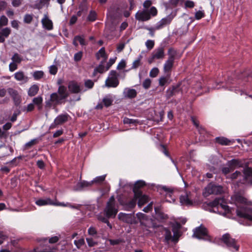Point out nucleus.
I'll list each match as a JSON object with an SVG mask.
<instances>
[{"label":"nucleus","mask_w":252,"mask_h":252,"mask_svg":"<svg viewBox=\"0 0 252 252\" xmlns=\"http://www.w3.org/2000/svg\"><path fill=\"white\" fill-rule=\"evenodd\" d=\"M232 200L237 207V215L248 220L252 224V201H248L246 198L239 194H236L232 197Z\"/></svg>","instance_id":"nucleus-1"},{"label":"nucleus","mask_w":252,"mask_h":252,"mask_svg":"<svg viewBox=\"0 0 252 252\" xmlns=\"http://www.w3.org/2000/svg\"><path fill=\"white\" fill-rule=\"evenodd\" d=\"M208 206L211 208L210 212L218 213L224 217L230 218L233 209H230L226 204L223 198H216L214 200L209 202Z\"/></svg>","instance_id":"nucleus-2"},{"label":"nucleus","mask_w":252,"mask_h":252,"mask_svg":"<svg viewBox=\"0 0 252 252\" xmlns=\"http://www.w3.org/2000/svg\"><path fill=\"white\" fill-rule=\"evenodd\" d=\"M59 240V237L58 236L52 237L49 240L47 238H43L40 241L39 246L32 250L28 251L24 248H20L18 252H53L55 249L52 248L49 244H54Z\"/></svg>","instance_id":"nucleus-3"},{"label":"nucleus","mask_w":252,"mask_h":252,"mask_svg":"<svg viewBox=\"0 0 252 252\" xmlns=\"http://www.w3.org/2000/svg\"><path fill=\"white\" fill-rule=\"evenodd\" d=\"M243 171L242 174L241 172L236 171L233 174L227 175L226 178L232 180L238 179L241 184L252 185V168L246 166Z\"/></svg>","instance_id":"nucleus-4"},{"label":"nucleus","mask_w":252,"mask_h":252,"mask_svg":"<svg viewBox=\"0 0 252 252\" xmlns=\"http://www.w3.org/2000/svg\"><path fill=\"white\" fill-rule=\"evenodd\" d=\"M68 96V92L66 87L61 85L59 87L58 93H52L50 95V98L47 104L50 103L55 105L60 103L63 99H65Z\"/></svg>","instance_id":"nucleus-5"},{"label":"nucleus","mask_w":252,"mask_h":252,"mask_svg":"<svg viewBox=\"0 0 252 252\" xmlns=\"http://www.w3.org/2000/svg\"><path fill=\"white\" fill-rule=\"evenodd\" d=\"M222 192V188L220 186H217L213 183H210L204 189L203 192L205 197H207L212 194H218Z\"/></svg>","instance_id":"nucleus-6"},{"label":"nucleus","mask_w":252,"mask_h":252,"mask_svg":"<svg viewBox=\"0 0 252 252\" xmlns=\"http://www.w3.org/2000/svg\"><path fill=\"white\" fill-rule=\"evenodd\" d=\"M222 241L232 251H237L239 249V246L237 245L235 240L231 238L229 234H224L221 238Z\"/></svg>","instance_id":"nucleus-7"},{"label":"nucleus","mask_w":252,"mask_h":252,"mask_svg":"<svg viewBox=\"0 0 252 252\" xmlns=\"http://www.w3.org/2000/svg\"><path fill=\"white\" fill-rule=\"evenodd\" d=\"M177 55L176 51L172 48H170L168 51V59L164 64V71H169L173 65L175 57Z\"/></svg>","instance_id":"nucleus-8"},{"label":"nucleus","mask_w":252,"mask_h":252,"mask_svg":"<svg viewBox=\"0 0 252 252\" xmlns=\"http://www.w3.org/2000/svg\"><path fill=\"white\" fill-rule=\"evenodd\" d=\"M176 15L177 12L176 11H174L166 17L161 19L156 24V29L160 30L165 26L170 24Z\"/></svg>","instance_id":"nucleus-9"},{"label":"nucleus","mask_w":252,"mask_h":252,"mask_svg":"<svg viewBox=\"0 0 252 252\" xmlns=\"http://www.w3.org/2000/svg\"><path fill=\"white\" fill-rule=\"evenodd\" d=\"M164 231L165 240L166 242L168 243L170 241L175 243L177 242L178 238L180 236V231L178 229H173V235H172L171 232L167 228H165Z\"/></svg>","instance_id":"nucleus-10"},{"label":"nucleus","mask_w":252,"mask_h":252,"mask_svg":"<svg viewBox=\"0 0 252 252\" xmlns=\"http://www.w3.org/2000/svg\"><path fill=\"white\" fill-rule=\"evenodd\" d=\"M119 83L117 72L115 70H111L105 81V86L107 87L115 88L119 85Z\"/></svg>","instance_id":"nucleus-11"},{"label":"nucleus","mask_w":252,"mask_h":252,"mask_svg":"<svg viewBox=\"0 0 252 252\" xmlns=\"http://www.w3.org/2000/svg\"><path fill=\"white\" fill-rule=\"evenodd\" d=\"M193 236L199 239L209 240L207 229L202 225L196 227L194 231Z\"/></svg>","instance_id":"nucleus-12"},{"label":"nucleus","mask_w":252,"mask_h":252,"mask_svg":"<svg viewBox=\"0 0 252 252\" xmlns=\"http://www.w3.org/2000/svg\"><path fill=\"white\" fill-rule=\"evenodd\" d=\"M69 115L67 114H61L57 117L54 120V122L51 124L50 128H55L58 125H61L68 121Z\"/></svg>","instance_id":"nucleus-13"},{"label":"nucleus","mask_w":252,"mask_h":252,"mask_svg":"<svg viewBox=\"0 0 252 252\" xmlns=\"http://www.w3.org/2000/svg\"><path fill=\"white\" fill-rule=\"evenodd\" d=\"M164 56V49L163 47H159L156 49L152 53V56L148 59L149 63H152L156 59H161Z\"/></svg>","instance_id":"nucleus-14"},{"label":"nucleus","mask_w":252,"mask_h":252,"mask_svg":"<svg viewBox=\"0 0 252 252\" xmlns=\"http://www.w3.org/2000/svg\"><path fill=\"white\" fill-rule=\"evenodd\" d=\"M104 212L107 218H114L118 212L117 207L116 205H107Z\"/></svg>","instance_id":"nucleus-15"},{"label":"nucleus","mask_w":252,"mask_h":252,"mask_svg":"<svg viewBox=\"0 0 252 252\" xmlns=\"http://www.w3.org/2000/svg\"><path fill=\"white\" fill-rule=\"evenodd\" d=\"M229 167H225L222 168V172L227 175L230 173L234 168L240 166V162L237 159H232L228 162Z\"/></svg>","instance_id":"nucleus-16"},{"label":"nucleus","mask_w":252,"mask_h":252,"mask_svg":"<svg viewBox=\"0 0 252 252\" xmlns=\"http://www.w3.org/2000/svg\"><path fill=\"white\" fill-rule=\"evenodd\" d=\"M151 17L147 9L138 11L135 14V18L138 21H146L151 19Z\"/></svg>","instance_id":"nucleus-17"},{"label":"nucleus","mask_w":252,"mask_h":252,"mask_svg":"<svg viewBox=\"0 0 252 252\" xmlns=\"http://www.w3.org/2000/svg\"><path fill=\"white\" fill-rule=\"evenodd\" d=\"M118 218L120 220L129 223L136 222L134 220V217L132 214L120 213L118 215Z\"/></svg>","instance_id":"nucleus-18"},{"label":"nucleus","mask_w":252,"mask_h":252,"mask_svg":"<svg viewBox=\"0 0 252 252\" xmlns=\"http://www.w3.org/2000/svg\"><path fill=\"white\" fill-rule=\"evenodd\" d=\"M135 197H137V199H138V205L139 207H141L149 201L148 196L142 194V192L140 191L135 192Z\"/></svg>","instance_id":"nucleus-19"},{"label":"nucleus","mask_w":252,"mask_h":252,"mask_svg":"<svg viewBox=\"0 0 252 252\" xmlns=\"http://www.w3.org/2000/svg\"><path fill=\"white\" fill-rule=\"evenodd\" d=\"M14 78L22 83H26L29 81V77L22 71H18L14 74Z\"/></svg>","instance_id":"nucleus-20"},{"label":"nucleus","mask_w":252,"mask_h":252,"mask_svg":"<svg viewBox=\"0 0 252 252\" xmlns=\"http://www.w3.org/2000/svg\"><path fill=\"white\" fill-rule=\"evenodd\" d=\"M41 23L43 28L49 31L53 29L52 21L49 18L47 14L44 15L43 18L41 20Z\"/></svg>","instance_id":"nucleus-21"},{"label":"nucleus","mask_w":252,"mask_h":252,"mask_svg":"<svg viewBox=\"0 0 252 252\" xmlns=\"http://www.w3.org/2000/svg\"><path fill=\"white\" fill-rule=\"evenodd\" d=\"M68 87L69 91L73 93L77 94L81 91L80 85L77 82L73 81L69 83Z\"/></svg>","instance_id":"nucleus-22"},{"label":"nucleus","mask_w":252,"mask_h":252,"mask_svg":"<svg viewBox=\"0 0 252 252\" xmlns=\"http://www.w3.org/2000/svg\"><path fill=\"white\" fill-rule=\"evenodd\" d=\"M137 95L136 91L133 89L126 88L124 90L123 96L126 98H132Z\"/></svg>","instance_id":"nucleus-23"},{"label":"nucleus","mask_w":252,"mask_h":252,"mask_svg":"<svg viewBox=\"0 0 252 252\" xmlns=\"http://www.w3.org/2000/svg\"><path fill=\"white\" fill-rule=\"evenodd\" d=\"M93 185V181L88 182L86 181H82L77 184L74 187V190H80L85 188L91 187Z\"/></svg>","instance_id":"nucleus-24"},{"label":"nucleus","mask_w":252,"mask_h":252,"mask_svg":"<svg viewBox=\"0 0 252 252\" xmlns=\"http://www.w3.org/2000/svg\"><path fill=\"white\" fill-rule=\"evenodd\" d=\"M7 92L12 97L16 104H18L20 102V96L16 90L9 88L7 89Z\"/></svg>","instance_id":"nucleus-25"},{"label":"nucleus","mask_w":252,"mask_h":252,"mask_svg":"<svg viewBox=\"0 0 252 252\" xmlns=\"http://www.w3.org/2000/svg\"><path fill=\"white\" fill-rule=\"evenodd\" d=\"M53 203L54 201L52 200L49 198H40L35 201V204L39 206L48 205H53Z\"/></svg>","instance_id":"nucleus-26"},{"label":"nucleus","mask_w":252,"mask_h":252,"mask_svg":"<svg viewBox=\"0 0 252 252\" xmlns=\"http://www.w3.org/2000/svg\"><path fill=\"white\" fill-rule=\"evenodd\" d=\"M180 203L184 205L190 206L192 204V201L188 194L182 195L180 198Z\"/></svg>","instance_id":"nucleus-27"},{"label":"nucleus","mask_w":252,"mask_h":252,"mask_svg":"<svg viewBox=\"0 0 252 252\" xmlns=\"http://www.w3.org/2000/svg\"><path fill=\"white\" fill-rule=\"evenodd\" d=\"M114 100V98L111 94H107L102 99V102L104 105L107 107L110 106Z\"/></svg>","instance_id":"nucleus-28"},{"label":"nucleus","mask_w":252,"mask_h":252,"mask_svg":"<svg viewBox=\"0 0 252 252\" xmlns=\"http://www.w3.org/2000/svg\"><path fill=\"white\" fill-rule=\"evenodd\" d=\"M180 92L179 86H174L171 89H168L167 91V97L169 98L173 95H176L177 93Z\"/></svg>","instance_id":"nucleus-29"},{"label":"nucleus","mask_w":252,"mask_h":252,"mask_svg":"<svg viewBox=\"0 0 252 252\" xmlns=\"http://www.w3.org/2000/svg\"><path fill=\"white\" fill-rule=\"evenodd\" d=\"M96 58L97 60H99L100 58L104 59V62H105L107 58V56L106 54L104 47H102L99 51L96 53Z\"/></svg>","instance_id":"nucleus-30"},{"label":"nucleus","mask_w":252,"mask_h":252,"mask_svg":"<svg viewBox=\"0 0 252 252\" xmlns=\"http://www.w3.org/2000/svg\"><path fill=\"white\" fill-rule=\"evenodd\" d=\"M39 90V87L36 85H32L28 91V95L31 96L35 95Z\"/></svg>","instance_id":"nucleus-31"},{"label":"nucleus","mask_w":252,"mask_h":252,"mask_svg":"<svg viewBox=\"0 0 252 252\" xmlns=\"http://www.w3.org/2000/svg\"><path fill=\"white\" fill-rule=\"evenodd\" d=\"M216 141L218 143L222 145H229L230 141L223 137H218L216 138Z\"/></svg>","instance_id":"nucleus-32"},{"label":"nucleus","mask_w":252,"mask_h":252,"mask_svg":"<svg viewBox=\"0 0 252 252\" xmlns=\"http://www.w3.org/2000/svg\"><path fill=\"white\" fill-rule=\"evenodd\" d=\"M205 16L204 11L203 10H199L196 11L195 13L194 18L196 20H199Z\"/></svg>","instance_id":"nucleus-33"},{"label":"nucleus","mask_w":252,"mask_h":252,"mask_svg":"<svg viewBox=\"0 0 252 252\" xmlns=\"http://www.w3.org/2000/svg\"><path fill=\"white\" fill-rule=\"evenodd\" d=\"M44 72L42 71H36L32 73V76L35 80H39L43 77Z\"/></svg>","instance_id":"nucleus-34"},{"label":"nucleus","mask_w":252,"mask_h":252,"mask_svg":"<svg viewBox=\"0 0 252 252\" xmlns=\"http://www.w3.org/2000/svg\"><path fill=\"white\" fill-rule=\"evenodd\" d=\"M145 185V183L144 181H143L142 180H139V181H137L134 185V189H133V191H134V193L135 192H137L138 191V190H136V189L140 188L144 186Z\"/></svg>","instance_id":"nucleus-35"},{"label":"nucleus","mask_w":252,"mask_h":252,"mask_svg":"<svg viewBox=\"0 0 252 252\" xmlns=\"http://www.w3.org/2000/svg\"><path fill=\"white\" fill-rule=\"evenodd\" d=\"M192 121L194 125L196 126V128L198 129V131L201 135H203L205 133V130L203 127L201 126H199V124L197 123V122L192 118Z\"/></svg>","instance_id":"nucleus-36"},{"label":"nucleus","mask_w":252,"mask_h":252,"mask_svg":"<svg viewBox=\"0 0 252 252\" xmlns=\"http://www.w3.org/2000/svg\"><path fill=\"white\" fill-rule=\"evenodd\" d=\"M42 98L40 96L34 97L32 100L33 104L37 105L39 109H40L41 107V104H42Z\"/></svg>","instance_id":"nucleus-37"},{"label":"nucleus","mask_w":252,"mask_h":252,"mask_svg":"<svg viewBox=\"0 0 252 252\" xmlns=\"http://www.w3.org/2000/svg\"><path fill=\"white\" fill-rule=\"evenodd\" d=\"M37 139H33L31 140L30 141L26 143L24 145V148L25 149H29L31 148L32 146L35 145L37 143Z\"/></svg>","instance_id":"nucleus-38"},{"label":"nucleus","mask_w":252,"mask_h":252,"mask_svg":"<svg viewBox=\"0 0 252 252\" xmlns=\"http://www.w3.org/2000/svg\"><path fill=\"white\" fill-rule=\"evenodd\" d=\"M105 177L106 175H103L95 177L93 180H92L93 184L101 183L103 181H104Z\"/></svg>","instance_id":"nucleus-39"},{"label":"nucleus","mask_w":252,"mask_h":252,"mask_svg":"<svg viewBox=\"0 0 252 252\" xmlns=\"http://www.w3.org/2000/svg\"><path fill=\"white\" fill-rule=\"evenodd\" d=\"M141 59H142V56L140 55L138 57L137 59H136L133 62L131 68L135 69V68H137L139 66H140L141 64Z\"/></svg>","instance_id":"nucleus-40"},{"label":"nucleus","mask_w":252,"mask_h":252,"mask_svg":"<svg viewBox=\"0 0 252 252\" xmlns=\"http://www.w3.org/2000/svg\"><path fill=\"white\" fill-rule=\"evenodd\" d=\"M11 60H12V62L17 63H19L21 62L22 59L18 54L15 53L12 56Z\"/></svg>","instance_id":"nucleus-41"},{"label":"nucleus","mask_w":252,"mask_h":252,"mask_svg":"<svg viewBox=\"0 0 252 252\" xmlns=\"http://www.w3.org/2000/svg\"><path fill=\"white\" fill-rule=\"evenodd\" d=\"M104 62V61H102L100 64L94 69V71L102 73L106 70L103 65Z\"/></svg>","instance_id":"nucleus-42"},{"label":"nucleus","mask_w":252,"mask_h":252,"mask_svg":"<svg viewBox=\"0 0 252 252\" xmlns=\"http://www.w3.org/2000/svg\"><path fill=\"white\" fill-rule=\"evenodd\" d=\"M33 19L32 14H26L24 17V22L26 24H30Z\"/></svg>","instance_id":"nucleus-43"},{"label":"nucleus","mask_w":252,"mask_h":252,"mask_svg":"<svg viewBox=\"0 0 252 252\" xmlns=\"http://www.w3.org/2000/svg\"><path fill=\"white\" fill-rule=\"evenodd\" d=\"M137 197H135V193H134V197L132 198L127 204V206L129 208H133L136 205L137 202Z\"/></svg>","instance_id":"nucleus-44"},{"label":"nucleus","mask_w":252,"mask_h":252,"mask_svg":"<svg viewBox=\"0 0 252 252\" xmlns=\"http://www.w3.org/2000/svg\"><path fill=\"white\" fill-rule=\"evenodd\" d=\"M96 13L94 11H90L88 16V20L90 21H94L96 20Z\"/></svg>","instance_id":"nucleus-45"},{"label":"nucleus","mask_w":252,"mask_h":252,"mask_svg":"<svg viewBox=\"0 0 252 252\" xmlns=\"http://www.w3.org/2000/svg\"><path fill=\"white\" fill-rule=\"evenodd\" d=\"M123 122L126 124H136L138 123V121L135 119H129L127 118H125L123 120Z\"/></svg>","instance_id":"nucleus-46"},{"label":"nucleus","mask_w":252,"mask_h":252,"mask_svg":"<svg viewBox=\"0 0 252 252\" xmlns=\"http://www.w3.org/2000/svg\"><path fill=\"white\" fill-rule=\"evenodd\" d=\"M8 23V19L5 16H2L0 18V28L3 26H5Z\"/></svg>","instance_id":"nucleus-47"},{"label":"nucleus","mask_w":252,"mask_h":252,"mask_svg":"<svg viewBox=\"0 0 252 252\" xmlns=\"http://www.w3.org/2000/svg\"><path fill=\"white\" fill-rule=\"evenodd\" d=\"M11 32V30L8 28L3 29L0 33H1L5 37H7Z\"/></svg>","instance_id":"nucleus-48"},{"label":"nucleus","mask_w":252,"mask_h":252,"mask_svg":"<svg viewBox=\"0 0 252 252\" xmlns=\"http://www.w3.org/2000/svg\"><path fill=\"white\" fill-rule=\"evenodd\" d=\"M98 219L104 222V223H107V225L110 227V228H111V225L110 224L107 218H105V217L104 216H102V215H99L98 216Z\"/></svg>","instance_id":"nucleus-49"},{"label":"nucleus","mask_w":252,"mask_h":252,"mask_svg":"<svg viewBox=\"0 0 252 252\" xmlns=\"http://www.w3.org/2000/svg\"><path fill=\"white\" fill-rule=\"evenodd\" d=\"M151 84V81L150 79L147 78L144 80L143 83V87L145 89H148L150 88Z\"/></svg>","instance_id":"nucleus-50"},{"label":"nucleus","mask_w":252,"mask_h":252,"mask_svg":"<svg viewBox=\"0 0 252 252\" xmlns=\"http://www.w3.org/2000/svg\"><path fill=\"white\" fill-rule=\"evenodd\" d=\"M83 55V53L81 51L75 53L74 56V60L75 62H78L81 60Z\"/></svg>","instance_id":"nucleus-51"},{"label":"nucleus","mask_w":252,"mask_h":252,"mask_svg":"<svg viewBox=\"0 0 252 252\" xmlns=\"http://www.w3.org/2000/svg\"><path fill=\"white\" fill-rule=\"evenodd\" d=\"M158 73V68H153L150 72V76L152 77H155L157 76Z\"/></svg>","instance_id":"nucleus-52"},{"label":"nucleus","mask_w":252,"mask_h":252,"mask_svg":"<svg viewBox=\"0 0 252 252\" xmlns=\"http://www.w3.org/2000/svg\"><path fill=\"white\" fill-rule=\"evenodd\" d=\"M75 40H77V42H79L81 45H86V42H85V39L83 38V37L77 35V36H75Z\"/></svg>","instance_id":"nucleus-53"},{"label":"nucleus","mask_w":252,"mask_h":252,"mask_svg":"<svg viewBox=\"0 0 252 252\" xmlns=\"http://www.w3.org/2000/svg\"><path fill=\"white\" fill-rule=\"evenodd\" d=\"M154 41L152 40H148L145 43L147 48L149 49H152L154 47Z\"/></svg>","instance_id":"nucleus-54"},{"label":"nucleus","mask_w":252,"mask_h":252,"mask_svg":"<svg viewBox=\"0 0 252 252\" xmlns=\"http://www.w3.org/2000/svg\"><path fill=\"white\" fill-rule=\"evenodd\" d=\"M148 12H149L151 16H155L157 15L158 13L157 8L154 6H152L150 9L148 10Z\"/></svg>","instance_id":"nucleus-55"},{"label":"nucleus","mask_w":252,"mask_h":252,"mask_svg":"<svg viewBox=\"0 0 252 252\" xmlns=\"http://www.w3.org/2000/svg\"><path fill=\"white\" fill-rule=\"evenodd\" d=\"M17 63L12 62L9 65V70L11 72H13L17 69Z\"/></svg>","instance_id":"nucleus-56"},{"label":"nucleus","mask_w":252,"mask_h":252,"mask_svg":"<svg viewBox=\"0 0 252 252\" xmlns=\"http://www.w3.org/2000/svg\"><path fill=\"white\" fill-rule=\"evenodd\" d=\"M194 5V2L193 1L187 0L185 2V6L186 8H193Z\"/></svg>","instance_id":"nucleus-57"},{"label":"nucleus","mask_w":252,"mask_h":252,"mask_svg":"<svg viewBox=\"0 0 252 252\" xmlns=\"http://www.w3.org/2000/svg\"><path fill=\"white\" fill-rule=\"evenodd\" d=\"M22 3V0H12L11 3L13 6L17 7L21 5Z\"/></svg>","instance_id":"nucleus-58"},{"label":"nucleus","mask_w":252,"mask_h":252,"mask_svg":"<svg viewBox=\"0 0 252 252\" xmlns=\"http://www.w3.org/2000/svg\"><path fill=\"white\" fill-rule=\"evenodd\" d=\"M53 205L60 206H62V207H67V206L69 205V203L66 202V203H65L64 202H59L54 201V203L53 204Z\"/></svg>","instance_id":"nucleus-59"},{"label":"nucleus","mask_w":252,"mask_h":252,"mask_svg":"<svg viewBox=\"0 0 252 252\" xmlns=\"http://www.w3.org/2000/svg\"><path fill=\"white\" fill-rule=\"evenodd\" d=\"M94 83L91 80H87L85 83V87L88 89H91L94 86Z\"/></svg>","instance_id":"nucleus-60"},{"label":"nucleus","mask_w":252,"mask_h":252,"mask_svg":"<svg viewBox=\"0 0 252 252\" xmlns=\"http://www.w3.org/2000/svg\"><path fill=\"white\" fill-rule=\"evenodd\" d=\"M96 233H97L96 230L94 227L91 226L88 229V233L90 235L94 236V235H95L96 234Z\"/></svg>","instance_id":"nucleus-61"},{"label":"nucleus","mask_w":252,"mask_h":252,"mask_svg":"<svg viewBox=\"0 0 252 252\" xmlns=\"http://www.w3.org/2000/svg\"><path fill=\"white\" fill-rule=\"evenodd\" d=\"M162 189L166 192V196H171L172 193V190L171 189L167 188L166 187H163Z\"/></svg>","instance_id":"nucleus-62"},{"label":"nucleus","mask_w":252,"mask_h":252,"mask_svg":"<svg viewBox=\"0 0 252 252\" xmlns=\"http://www.w3.org/2000/svg\"><path fill=\"white\" fill-rule=\"evenodd\" d=\"M57 72V68L55 65H52L50 67V73L51 74L55 75Z\"/></svg>","instance_id":"nucleus-63"},{"label":"nucleus","mask_w":252,"mask_h":252,"mask_svg":"<svg viewBox=\"0 0 252 252\" xmlns=\"http://www.w3.org/2000/svg\"><path fill=\"white\" fill-rule=\"evenodd\" d=\"M136 217L139 221H141L143 220H145L146 218V215L142 213H138L136 214Z\"/></svg>","instance_id":"nucleus-64"}]
</instances>
